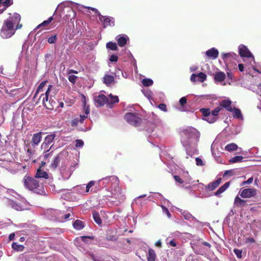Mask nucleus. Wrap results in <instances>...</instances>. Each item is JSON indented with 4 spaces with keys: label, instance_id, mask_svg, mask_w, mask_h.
I'll return each mask as SVG.
<instances>
[{
    "label": "nucleus",
    "instance_id": "obj_47",
    "mask_svg": "<svg viewBox=\"0 0 261 261\" xmlns=\"http://www.w3.org/2000/svg\"><path fill=\"white\" fill-rule=\"evenodd\" d=\"M84 145V142L82 140H76L75 141V146L77 147H80L83 146Z\"/></svg>",
    "mask_w": 261,
    "mask_h": 261
},
{
    "label": "nucleus",
    "instance_id": "obj_31",
    "mask_svg": "<svg viewBox=\"0 0 261 261\" xmlns=\"http://www.w3.org/2000/svg\"><path fill=\"white\" fill-rule=\"evenodd\" d=\"M107 48L112 50H117L118 49V46L116 43L113 42H109L106 44Z\"/></svg>",
    "mask_w": 261,
    "mask_h": 261
},
{
    "label": "nucleus",
    "instance_id": "obj_53",
    "mask_svg": "<svg viewBox=\"0 0 261 261\" xmlns=\"http://www.w3.org/2000/svg\"><path fill=\"white\" fill-rule=\"evenodd\" d=\"M158 108L160 109H161V110H162V111H163L164 112H167V108H166V106L164 103H161V104H160L158 106Z\"/></svg>",
    "mask_w": 261,
    "mask_h": 261
},
{
    "label": "nucleus",
    "instance_id": "obj_58",
    "mask_svg": "<svg viewBox=\"0 0 261 261\" xmlns=\"http://www.w3.org/2000/svg\"><path fill=\"white\" fill-rule=\"evenodd\" d=\"M196 78H197L196 74L193 73L191 76L190 80L191 81L195 82L197 81Z\"/></svg>",
    "mask_w": 261,
    "mask_h": 261
},
{
    "label": "nucleus",
    "instance_id": "obj_14",
    "mask_svg": "<svg viewBox=\"0 0 261 261\" xmlns=\"http://www.w3.org/2000/svg\"><path fill=\"white\" fill-rule=\"evenodd\" d=\"M42 104L44 107L49 110H53L55 108L57 107L56 106V102L53 99H51V97H50L49 100H47V101H44L42 102Z\"/></svg>",
    "mask_w": 261,
    "mask_h": 261
},
{
    "label": "nucleus",
    "instance_id": "obj_39",
    "mask_svg": "<svg viewBox=\"0 0 261 261\" xmlns=\"http://www.w3.org/2000/svg\"><path fill=\"white\" fill-rule=\"evenodd\" d=\"M27 152L28 153L29 159H33V156L35 152V149H32L31 148H28L27 149Z\"/></svg>",
    "mask_w": 261,
    "mask_h": 261
},
{
    "label": "nucleus",
    "instance_id": "obj_50",
    "mask_svg": "<svg viewBox=\"0 0 261 261\" xmlns=\"http://www.w3.org/2000/svg\"><path fill=\"white\" fill-rule=\"evenodd\" d=\"M196 164L197 166H203L204 164L202 160L199 158H196L195 159Z\"/></svg>",
    "mask_w": 261,
    "mask_h": 261
},
{
    "label": "nucleus",
    "instance_id": "obj_40",
    "mask_svg": "<svg viewBox=\"0 0 261 261\" xmlns=\"http://www.w3.org/2000/svg\"><path fill=\"white\" fill-rule=\"evenodd\" d=\"M57 40V35H55L48 38L47 42L49 44L55 43Z\"/></svg>",
    "mask_w": 261,
    "mask_h": 261
},
{
    "label": "nucleus",
    "instance_id": "obj_23",
    "mask_svg": "<svg viewBox=\"0 0 261 261\" xmlns=\"http://www.w3.org/2000/svg\"><path fill=\"white\" fill-rule=\"evenodd\" d=\"M156 257L155 251L151 248H149L147 257V261H155Z\"/></svg>",
    "mask_w": 261,
    "mask_h": 261
},
{
    "label": "nucleus",
    "instance_id": "obj_19",
    "mask_svg": "<svg viewBox=\"0 0 261 261\" xmlns=\"http://www.w3.org/2000/svg\"><path fill=\"white\" fill-rule=\"evenodd\" d=\"M247 201L242 199L238 196H237L234 200V205L237 207H244L246 206Z\"/></svg>",
    "mask_w": 261,
    "mask_h": 261
},
{
    "label": "nucleus",
    "instance_id": "obj_49",
    "mask_svg": "<svg viewBox=\"0 0 261 261\" xmlns=\"http://www.w3.org/2000/svg\"><path fill=\"white\" fill-rule=\"evenodd\" d=\"M225 191L222 187H220L218 190L215 192V195L216 196H219L220 194L222 193Z\"/></svg>",
    "mask_w": 261,
    "mask_h": 261
},
{
    "label": "nucleus",
    "instance_id": "obj_12",
    "mask_svg": "<svg viewBox=\"0 0 261 261\" xmlns=\"http://www.w3.org/2000/svg\"><path fill=\"white\" fill-rule=\"evenodd\" d=\"M42 139V132L34 134L32 138L31 145L33 147L38 145Z\"/></svg>",
    "mask_w": 261,
    "mask_h": 261
},
{
    "label": "nucleus",
    "instance_id": "obj_18",
    "mask_svg": "<svg viewBox=\"0 0 261 261\" xmlns=\"http://www.w3.org/2000/svg\"><path fill=\"white\" fill-rule=\"evenodd\" d=\"M221 180H222L221 178H218L215 181L210 183L207 185L206 188L209 191H211L214 190L216 188H217L219 186V185L220 184V183L221 182Z\"/></svg>",
    "mask_w": 261,
    "mask_h": 261
},
{
    "label": "nucleus",
    "instance_id": "obj_51",
    "mask_svg": "<svg viewBox=\"0 0 261 261\" xmlns=\"http://www.w3.org/2000/svg\"><path fill=\"white\" fill-rule=\"evenodd\" d=\"M246 243L252 244L255 242V240L254 238L250 237L247 238L245 240Z\"/></svg>",
    "mask_w": 261,
    "mask_h": 261
},
{
    "label": "nucleus",
    "instance_id": "obj_24",
    "mask_svg": "<svg viewBox=\"0 0 261 261\" xmlns=\"http://www.w3.org/2000/svg\"><path fill=\"white\" fill-rule=\"evenodd\" d=\"M114 82V77L112 75H105L103 77V83L107 86L111 85Z\"/></svg>",
    "mask_w": 261,
    "mask_h": 261
},
{
    "label": "nucleus",
    "instance_id": "obj_22",
    "mask_svg": "<svg viewBox=\"0 0 261 261\" xmlns=\"http://www.w3.org/2000/svg\"><path fill=\"white\" fill-rule=\"evenodd\" d=\"M110 99H108L107 105L109 107L111 108L114 103H118L119 102V98L117 96H114L112 94L109 95Z\"/></svg>",
    "mask_w": 261,
    "mask_h": 261
},
{
    "label": "nucleus",
    "instance_id": "obj_36",
    "mask_svg": "<svg viewBox=\"0 0 261 261\" xmlns=\"http://www.w3.org/2000/svg\"><path fill=\"white\" fill-rule=\"evenodd\" d=\"M47 83V81H44L42 82L39 85L38 89L37 90V91L35 93V96H36L38 93L42 92L43 91V88L45 86V84Z\"/></svg>",
    "mask_w": 261,
    "mask_h": 261
},
{
    "label": "nucleus",
    "instance_id": "obj_56",
    "mask_svg": "<svg viewBox=\"0 0 261 261\" xmlns=\"http://www.w3.org/2000/svg\"><path fill=\"white\" fill-rule=\"evenodd\" d=\"M87 118V116H85V115H80V118H79V120L80 121V122L81 123H83L84 120Z\"/></svg>",
    "mask_w": 261,
    "mask_h": 261
},
{
    "label": "nucleus",
    "instance_id": "obj_13",
    "mask_svg": "<svg viewBox=\"0 0 261 261\" xmlns=\"http://www.w3.org/2000/svg\"><path fill=\"white\" fill-rule=\"evenodd\" d=\"M116 40L117 41L118 45L120 47L124 46L128 40V37L126 35H119L116 36Z\"/></svg>",
    "mask_w": 261,
    "mask_h": 261
},
{
    "label": "nucleus",
    "instance_id": "obj_62",
    "mask_svg": "<svg viewBox=\"0 0 261 261\" xmlns=\"http://www.w3.org/2000/svg\"><path fill=\"white\" fill-rule=\"evenodd\" d=\"M228 174L230 175H232V171L231 170H227V171H225V172L223 174V176L224 177Z\"/></svg>",
    "mask_w": 261,
    "mask_h": 261
},
{
    "label": "nucleus",
    "instance_id": "obj_59",
    "mask_svg": "<svg viewBox=\"0 0 261 261\" xmlns=\"http://www.w3.org/2000/svg\"><path fill=\"white\" fill-rule=\"evenodd\" d=\"M230 185V181L226 182L222 187L224 190H226Z\"/></svg>",
    "mask_w": 261,
    "mask_h": 261
},
{
    "label": "nucleus",
    "instance_id": "obj_9",
    "mask_svg": "<svg viewBox=\"0 0 261 261\" xmlns=\"http://www.w3.org/2000/svg\"><path fill=\"white\" fill-rule=\"evenodd\" d=\"M65 158V155L63 153L60 152L58 154L53 160L51 163L50 165V168L51 169H56L59 166L60 161H62Z\"/></svg>",
    "mask_w": 261,
    "mask_h": 261
},
{
    "label": "nucleus",
    "instance_id": "obj_27",
    "mask_svg": "<svg viewBox=\"0 0 261 261\" xmlns=\"http://www.w3.org/2000/svg\"><path fill=\"white\" fill-rule=\"evenodd\" d=\"M73 226L75 229L81 230L84 227V224L82 221L80 220H76L73 223Z\"/></svg>",
    "mask_w": 261,
    "mask_h": 261
},
{
    "label": "nucleus",
    "instance_id": "obj_54",
    "mask_svg": "<svg viewBox=\"0 0 261 261\" xmlns=\"http://www.w3.org/2000/svg\"><path fill=\"white\" fill-rule=\"evenodd\" d=\"M173 178H174L175 181H176L178 183L181 184L184 183V181L182 180V179L179 176L174 175L173 176Z\"/></svg>",
    "mask_w": 261,
    "mask_h": 261
},
{
    "label": "nucleus",
    "instance_id": "obj_2",
    "mask_svg": "<svg viewBox=\"0 0 261 261\" xmlns=\"http://www.w3.org/2000/svg\"><path fill=\"white\" fill-rule=\"evenodd\" d=\"M103 184L110 186L111 195L110 197L117 198L122 196V192L119 187V180L116 176L103 177L101 179Z\"/></svg>",
    "mask_w": 261,
    "mask_h": 261
},
{
    "label": "nucleus",
    "instance_id": "obj_32",
    "mask_svg": "<svg viewBox=\"0 0 261 261\" xmlns=\"http://www.w3.org/2000/svg\"><path fill=\"white\" fill-rule=\"evenodd\" d=\"M54 19L53 16L49 17L47 20L43 21L41 23L39 24L37 27V28H40L41 27H44L47 26L48 25L51 21H53Z\"/></svg>",
    "mask_w": 261,
    "mask_h": 261
},
{
    "label": "nucleus",
    "instance_id": "obj_55",
    "mask_svg": "<svg viewBox=\"0 0 261 261\" xmlns=\"http://www.w3.org/2000/svg\"><path fill=\"white\" fill-rule=\"evenodd\" d=\"M162 208H163V211L166 213L167 216L169 218H170L171 217V214L170 213V212H169V210H168V208H166L165 206H162Z\"/></svg>",
    "mask_w": 261,
    "mask_h": 261
},
{
    "label": "nucleus",
    "instance_id": "obj_15",
    "mask_svg": "<svg viewBox=\"0 0 261 261\" xmlns=\"http://www.w3.org/2000/svg\"><path fill=\"white\" fill-rule=\"evenodd\" d=\"M206 55L208 58L215 59L218 57L219 51L215 48H212L206 51Z\"/></svg>",
    "mask_w": 261,
    "mask_h": 261
},
{
    "label": "nucleus",
    "instance_id": "obj_26",
    "mask_svg": "<svg viewBox=\"0 0 261 261\" xmlns=\"http://www.w3.org/2000/svg\"><path fill=\"white\" fill-rule=\"evenodd\" d=\"M222 59L224 61V62L227 61L228 59L232 58L233 59H235L237 57V55L234 53H223L222 54Z\"/></svg>",
    "mask_w": 261,
    "mask_h": 261
},
{
    "label": "nucleus",
    "instance_id": "obj_45",
    "mask_svg": "<svg viewBox=\"0 0 261 261\" xmlns=\"http://www.w3.org/2000/svg\"><path fill=\"white\" fill-rule=\"evenodd\" d=\"M95 184L94 181H90L87 185L86 186V192H89L90 188L93 187Z\"/></svg>",
    "mask_w": 261,
    "mask_h": 261
},
{
    "label": "nucleus",
    "instance_id": "obj_44",
    "mask_svg": "<svg viewBox=\"0 0 261 261\" xmlns=\"http://www.w3.org/2000/svg\"><path fill=\"white\" fill-rule=\"evenodd\" d=\"M233 251H234V253H235V254L236 255V256L238 258L242 257V251L241 250H240L238 249H234Z\"/></svg>",
    "mask_w": 261,
    "mask_h": 261
},
{
    "label": "nucleus",
    "instance_id": "obj_5",
    "mask_svg": "<svg viewBox=\"0 0 261 261\" xmlns=\"http://www.w3.org/2000/svg\"><path fill=\"white\" fill-rule=\"evenodd\" d=\"M124 118L130 124L135 126L140 125L142 122V119L137 116L133 113H127L124 116Z\"/></svg>",
    "mask_w": 261,
    "mask_h": 261
},
{
    "label": "nucleus",
    "instance_id": "obj_25",
    "mask_svg": "<svg viewBox=\"0 0 261 261\" xmlns=\"http://www.w3.org/2000/svg\"><path fill=\"white\" fill-rule=\"evenodd\" d=\"M92 216L95 223H96L98 225H101L102 221L99 213L95 211H93L92 212Z\"/></svg>",
    "mask_w": 261,
    "mask_h": 261
},
{
    "label": "nucleus",
    "instance_id": "obj_10",
    "mask_svg": "<svg viewBox=\"0 0 261 261\" xmlns=\"http://www.w3.org/2000/svg\"><path fill=\"white\" fill-rule=\"evenodd\" d=\"M95 103L97 104L98 106L101 107L107 104L108 101V98L104 94H99L97 96H95L94 98Z\"/></svg>",
    "mask_w": 261,
    "mask_h": 261
},
{
    "label": "nucleus",
    "instance_id": "obj_8",
    "mask_svg": "<svg viewBox=\"0 0 261 261\" xmlns=\"http://www.w3.org/2000/svg\"><path fill=\"white\" fill-rule=\"evenodd\" d=\"M67 163V160L64 158L63 160L62 161V164L60 168V170L62 176L65 178H68L71 175V172L68 168Z\"/></svg>",
    "mask_w": 261,
    "mask_h": 261
},
{
    "label": "nucleus",
    "instance_id": "obj_7",
    "mask_svg": "<svg viewBox=\"0 0 261 261\" xmlns=\"http://www.w3.org/2000/svg\"><path fill=\"white\" fill-rule=\"evenodd\" d=\"M99 19L102 22L104 28L115 25V19L112 17L103 16L99 14Z\"/></svg>",
    "mask_w": 261,
    "mask_h": 261
},
{
    "label": "nucleus",
    "instance_id": "obj_52",
    "mask_svg": "<svg viewBox=\"0 0 261 261\" xmlns=\"http://www.w3.org/2000/svg\"><path fill=\"white\" fill-rule=\"evenodd\" d=\"M179 103L181 106H184L187 103V98L186 97H182L179 99Z\"/></svg>",
    "mask_w": 261,
    "mask_h": 261
},
{
    "label": "nucleus",
    "instance_id": "obj_17",
    "mask_svg": "<svg viewBox=\"0 0 261 261\" xmlns=\"http://www.w3.org/2000/svg\"><path fill=\"white\" fill-rule=\"evenodd\" d=\"M54 89V86L49 85L48 87L47 90L44 94H41L40 96L39 99H42V101H47L48 100L49 94L50 91Z\"/></svg>",
    "mask_w": 261,
    "mask_h": 261
},
{
    "label": "nucleus",
    "instance_id": "obj_43",
    "mask_svg": "<svg viewBox=\"0 0 261 261\" xmlns=\"http://www.w3.org/2000/svg\"><path fill=\"white\" fill-rule=\"evenodd\" d=\"M68 79L70 82L72 84H74L76 81L77 76L74 75H70Z\"/></svg>",
    "mask_w": 261,
    "mask_h": 261
},
{
    "label": "nucleus",
    "instance_id": "obj_38",
    "mask_svg": "<svg viewBox=\"0 0 261 261\" xmlns=\"http://www.w3.org/2000/svg\"><path fill=\"white\" fill-rule=\"evenodd\" d=\"M243 157L242 156H235L230 159V163H235L238 162H241L243 161Z\"/></svg>",
    "mask_w": 261,
    "mask_h": 261
},
{
    "label": "nucleus",
    "instance_id": "obj_33",
    "mask_svg": "<svg viewBox=\"0 0 261 261\" xmlns=\"http://www.w3.org/2000/svg\"><path fill=\"white\" fill-rule=\"evenodd\" d=\"M12 248L17 251H22L24 249V246L22 245H19L17 243L14 242L12 244Z\"/></svg>",
    "mask_w": 261,
    "mask_h": 261
},
{
    "label": "nucleus",
    "instance_id": "obj_4",
    "mask_svg": "<svg viewBox=\"0 0 261 261\" xmlns=\"http://www.w3.org/2000/svg\"><path fill=\"white\" fill-rule=\"evenodd\" d=\"M222 109L221 107H218L212 111H211L210 108H201L199 111L204 117H206L205 120L210 123H213L218 120V116Z\"/></svg>",
    "mask_w": 261,
    "mask_h": 261
},
{
    "label": "nucleus",
    "instance_id": "obj_46",
    "mask_svg": "<svg viewBox=\"0 0 261 261\" xmlns=\"http://www.w3.org/2000/svg\"><path fill=\"white\" fill-rule=\"evenodd\" d=\"M253 178L252 177H251L249 178H248L247 180L244 181L243 182H242V183L241 184V185L244 186L247 184H250L253 182Z\"/></svg>",
    "mask_w": 261,
    "mask_h": 261
},
{
    "label": "nucleus",
    "instance_id": "obj_64",
    "mask_svg": "<svg viewBox=\"0 0 261 261\" xmlns=\"http://www.w3.org/2000/svg\"><path fill=\"white\" fill-rule=\"evenodd\" d=\"M239 69L240 71L242 72L244 71V65L243 64H239Z\"/></svg>",
    "mask_w": 261,
    "mask_h": 261
},
{
    "label": "nucleus",
    "instance_id": "obj_42",
    "mask_svg": "<svg viewBox=\"0 0 261 261\" xmlns=\"http://www.w3.org/2000/svg\"><path fill=\"white\" fill-rule=\"evenodd\" d=\"M80 122L79 120V118H76L72 120L70 122V125L72 127H76L77 126V124Z\"/></svg>",
    "mask_w": 261,
    "mask_h": 261
},
{
    "label": "nucleus",
    "instance_id": "obj_34",
    "mask_svg": "<svg viewBox=\"0 0 261 261\" xmlns=\"http://www.w3.org/2000/svg\"><path fill=\"white\" fill-rule=\"evenodd\" d=\"M49 145H49L45 142H43L41 144V150H43L44 152H47L50 150V149H51V148L52 147V146H50L49 147Z\"/></svg>",
    "mask_w": 261,
    "mask_h": 261
},
{
    "label": "nucleus",
    "instance_id": "obj_48",
    "mask_svg": "<svg viewBox=\"0 0 261 261\" xmlns=\"http://www.w3.org/2000/svg\"><path fill=\"white\" fill-rule=\"evenodd\" d=\"M118 57L115 55H112L110 56L109 60L112 62H116L118 61Z\"/></svg>",
    "mask_w": 261,
    "mask_h": 261
},
{
    "label": "nucleus",
    "instance_id": "obj_29",
    "mask_svg": "<svg viewBox=\"0 0 261 261\" xmlns=\"http://www.w3.org/2000/svg\"><path fill=\"white\" fill-rule=\"evenodd\" d=\"M13 4V0H0V6H3L5 10Z\"/></svg>",
    "mask_w": 261,
    "mask_h": 261
},
{
    "label": "nucleus",
    "instance_id": "obj_6",
    "mask_svg": "<svg viewBox=\"0 0 261 261\" xmlns=\"http://www.w3.org/2000/svg\"><path fill=\"white\" fill-rule=\"evenodd\" d=\"M240 196L244 198L254 197L257 194V190L255 188H246L240 191Z\"/></svg>",
    "mask_w": 261,
    "mask_h": 261
},
{
    "label": "nucleus",
    "instance_id": "obj_21",
    "mask_svg": "<svg viewBox=\"0 0 261 261\" xmlns=\"http://www.w3.org/2000/svg\"><path fill=\"white\" fill-rule=\"evenodd\" d=\"M225 73L222 71L217 72L214 74V80L216 82H223L225 80Z\"/></svg>",
    "mask_w": 261,
    "mask_h": 261
},
{
    "label": "nucleus",
    "instance_id": "obj_37",
    "mask_svg": "<svg viewBox=\"0 0 261 261\" xmlns=\"http://www.w3.org/2000/svg\"><path fill=\"white\" fill-rule=\"evenodd\" d=\"M197 77H198L199 79L197 80L200 82H203L204 81L206 80V74L203 72H200L198 74H196Z\"/></svg>",
    "mask_w": 261,
    "mask_h": 261
},
{
    "label": "nucleus",
    "instance_id": "obj_63",
    "mask_svg": "<svg viewBox=\"0 0 261 261\" xmlns=\"http://www.w3.org/2000/svg\"><path fill=\"white\" fill-rule=\"evenodd\" d=\"M227 75L229 79H232L233 78V75L230 70L227 72Z\"/></svg>",
    "mask_w": 261,
    "mask_h": 261
},
{
    "label": "nucleus",
    "instance_id": "obj_30",
    "mask_svg": "<svg viewBox=\"0 0 261 261\" xmlns=\"http://www.w3.org/2000/svg\"><path fill=\"white\" fill-rule=\"evenodd\" d=\"M56 137L55 134H53L50 135H48L44 139V142L50 145L54 141L55 138Z\"/></svg>",
    "mask_w": 261,
    "mask_h": 261
},
{
    "label": "nucleus",
    "instance_id": "obj_61",
    "mask_svg": "<svg viewBox=\"0 0 261 261\" xmlns=\"http://www.w3.org/2000/svg\"><path fill=\"white\" fill-rule=\"evenodd\" d=\"M12 204V206L14 208L15 210H19V208L20 207L16 203H14V202H13L11 203Z\"/></svg>",
    "mask_w": 261,
    "mask_h": 261
},
{
    "label": "nucleus",
    "instance_id": "obj_3",
    "mask_svg": "<svg viewBox=\"0 0 261 261\" xmlns=\"http://www.w3.org/2000/svg\"><path fill=\"white\" fill-rule=\"evenodd\" d=\"M24 187L36 193L41 194L44 192V188L41 184L36 178L25 175L23 178Z\"/></svg>",
    "mask_w": 261,
    "mask_h": 261
},
{
    "label": "nucleus",
    "instance_id": "obj_28",
    "mask_svg": "<svg viewBox=\"0 0 261 261\" xmlns=\"http://www.w3.org/2000/svg\"><path fill=\"white\" fill-rule=\"evenodd\" d=\"M238 148V146L235 143H232L229 144H227L225 147V149L229 152L233 151L236 150Z\"/></svg>",
    "mask_w": 261,
    "mask_h": 261
},
{
    "label": "nucleus",
    "instance_id": "obj_20",
    "mask_svg": "<svg viewBox=\"0 0 261 261\" xmlns=\"http://www.w3.org/2000/svg\"><path fill=\"white\" fill-rule=\"evenodd\" d=\"M35 177L36 178H43L44 179H48V175L46 171H44L41 170L40 168H39L37 170V172L35 175Z\"/></svg>",
    "mask_w": 261,
    "mask_h": 261
},
{
    "label": "nucleus",
    "instance_id": "obj_60",
    "mask_svg": "<svg viewBox=\"0 0 261 261\" xmlns=\"http://www.w3.org/2000/svg\"><path fill=\"white\" fill-rule=\"evenodd\" d=\"M89 9H91L93 12H95L99 16V14L100 13L95 8H89Z\"/></svg>",
    "mask_w": 261,
    "mask_h": 261
},
{
    "label": "nucleus",
    "instance_id": "obj_57",
    "mask_svg": "<svg viewBox=\"0 0 261 261\" xmlns=\"http://www.w3.org/2000/svg\"><path fill=\"white\" fill-rule=\"evenodd\" d=\"M53 151L51 152H49V153L45 152V154L44 156V160L46 161L47 160L49 156H51L52 155Z\"/></svg>",
    "mask_w": 261,
    "mask_h": 261
},
{
    "label": "nucleus",
    "instance_id": "obj_35",
    "mask_svg": "<svg viewBox=\"0 0 261 261\" xmlns=\"http://www.w3.org/2000/svg\"><path fill=\"white\" fill-rule=\"evenodd\" d=\"M142 84L145 87H149L153 84V81L149 79H144L142 81Z\"/></svg>",
    "mask_w": 261,
    "mask_h": 261
},
{
    "label": "nucleus",
    "instance_id": "obj_11",
    "mask_svg": "<svg viewBox=\"0 0 261 261\" xmlns=\"http://www.w3.org/2000/svg\"><path fill=\"white\" fill-rule=\"evenodd\" d=\"M239 51L240 55L242 57L253 58L252 54L249 49L244 45H241L239 47Z\"/></svg>",
    "mask_w": 261,
    "mask_h": 261
},
{
    "label": "nucleus",
    "instance_id": "obj_1",
    "mask_svg": "<svg viewBox=\"0 0 261 261\" xmlns=\"http://www.w3.org/2000/svg\"><path fill=\"white\" fill-rule=\"evenodd\" d=\"M21 19L20 15L16 13L4 20L0 31V36L4 39L11 37L15 33L17 30L22 27L19 24Z\"/></svg>",
    "mask_w": 261,
    "mask_h": 261
},
{
    "label": "nucleus",
    "instance_id": "obj_41",
    "mask_svg": "<svg viewBox=\"0 0 261 261\" xmlns=\"http://www.w3.org/2000/svg\"><path fill=\"white\" fill-rule=\"evenodd\" d=\"M234 116L237 118L242 117V115L241 111L239 109L234 108Z\"/></svg>",
    "mask_w": 261,
    "mask_h": 261
},
{
    "label": "nucleus",
    "instance_id": "obj_16",
    "mask_svg": "<svg viewBox=\"0 0 261 261\" xmlns=\"http://www.w3.org/2000/svg\"><path fill=\"white\" fill-rule=\"evenodd\" d=\"M220 107L226 109L229 112L233 111L231 107V101L230 100H224L220 103Z\"/></svg>",
    "mask_w": 261,
    "mask_h": 261
}]
</instances>
